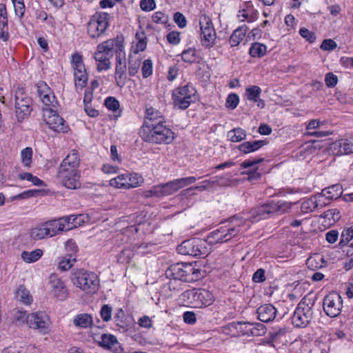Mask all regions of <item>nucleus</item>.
I'll list each match as a JSON object with an SVG mask.
<instances>
[{
	"label": "nucleus",
	"instance_id": "obj_34",
	"mask_svg": "<svg viewBox=\"0 0 353 353\" xmlns=\"http://www.w3.org/2000/svg\"><path fill=\"white\" fill-rule=\"evenodd\" d=\"M43 252L41 249H36L31 252L23 251L21 256L23 261L28 263L37 261L43 255Z\"/></svg>",
	"mask_w": 353,
	"mask_h": 353
},
{
	"label": "nucleus",
	"instance_id": "obj_31",
	"mask_svg": "<svg viewBox=\"0 0 353 353\" xmlns=\"http://www.w3.org/2000/svg\"><path fill=\"white\" fill-rule=\"evenodd\" d=\"M247 31L248 27L246 26H243L236 28L232 34L229 39L230 46L232 47L237 46L244 39Z\"/></svg>",
	"mask_w": 353,
	"mask_h": 353
},
{
	"label": "nucleus",
	"instance_id": "obj_64",
	"mask_svg": "<svg viewBox=\"0 0 353 353\" xmlns=\"http://www.w3.org/2000/svg\"><path fill=\"white\" fill-rule=\"evenodd\" d=\"M2 353H24V349L21 346L14 344L6 347Z\"/></svg>",
	"mask_w": 353,
	"mask_h": 353
},
{
	"label": "nucleus",
	"instance_id": "obj_61",
	"mask_svg": "<svg viewBox=\"0 0 353 353\" xmlns=\"http://www.w3.org/2000/svg\"><path fill=\"white\" fill-rule=\"evenodd\" d=\"M29 314H27L25 311L18 310L14 314V321L17 324H22L26 323L28 324V317Z\"/></svg>",
	"mask_w": 353,
	"mask_h": 353
},
{
	"label": "nucleus",
	"instance_id": "obj_57",
	"mask_svg": "<svg viewBox=\"0 0 353 353\" xmlns=\"http://www.w3.org/2000/svg\"><path fill=\"white\" fill-rule=\"evenodd\" d=\"M141 9L145 12H150L155 9L156 3L154 0H141Z\"/></svg>",
	"mask_w": 353,
	"mask_h": 353
},
{
	"label": "nucleus",
	"instance_id": "obj_17",
	"mask_svg": "<svg viewBox=\"0 0 353 353\" xmlns=\"http://www.w3.org/2000/svg\"><path fill=\"white\" fill-rule=\"evenodd\" d=\"M187 296L195 307H207L213 302V295L204 289H193L186 292Z\"/></svg>",
	"mask_w": 353,
	"mask_h": 353
},
{
	"label": "nucleus",
	"instance_id": "obj_32",
	"mask_svg": "<svg viewBox=\"0 0 353 353\" xmlns=\"http://www.w3.org/2000/svg\"><path fill=\"white\" fill-rule=\"evenodd\" d=\"M48 230L50 237L54 236L59 232L65 230L63 224L61 223L60 218L58 219H52L45 223Z\"/></svg>",
	"mask_w": 353,
	"mask_h": 353
},
{
	"label": "nucleus",
	"instance_id": "obj_2",
	"mask_svg": "<svg viewBox=\"0 0 353 353\" xmlns=\"http://www.w3.org/2000/svg\"><path fill=\"white\" fill-rule=\"evenodd\" d=\"M141 139L152 144H170L174 139V132L165 125V123H158L150 125L147 128H141L139 132Z\"/></svg>",
	"mask_w": 353,
	"mask_h": 353
},
{
	"label": "nucleus",
	"instance_id": "obj_36",
	"mask_svg": "<svg viewBox=\"0 0 353 353\" xmlns=\"http://www.w3.org/2000/svg\"><path fill=\"white\" fill-rule=\"evenodd\" d=\"M15 296L18 301L26 305H30L32 301V296L23 285L19 287L16 292Z\"/></svg>",
	"mask_w": 353,
	"mask_h": 353
},
{
	"label": "nucleus",
	"instance_id": "obj_14",
	"mask_svg": "<svg viewBox=\"0 0 353 353\" xmlns=\"http://www.w3.org/2000/svg\"><path fill=\"white\" fill-rule=\"evenodd\" d=\"M71 63L74 70L75 87L82 90L86 86L88 80L82 55L79 53L72 54Z\"/></svg>",
	"mask_w": 353,
	"mask_h": 353
},
{
	"label": "nucleus",
	"instance_id": "obj_18",
	"mask_svg": "<svg viewBox=\"0 0 353 353\" xmlns=\"http://www.w3.org/2000/svg\"><path fill=\"white\" fill-rule=\"evenodd\" d=\"M238 337L242 336H259L266 332L265 326L261 323L237 321Z\"/></svg>",
	"mask_w": 353,
	"mask_h": 353
},
{
	"label": "nucleus",
	"instance_id": "obj_44",
	"mask_svg": "<svg viewBox=\"0 0 353 353\" xmlns=\"http://www.w3.org/2000/svg\"><path fill=\"white\" fill-rule=\"evenodd\" d=\"M80 219V216H66L61 217V221L63 224V228L65 230H70L72 228H75L77 224H79L78 220Z\"/></svg>",
	"mask_w": 353,
	"mask_h": 353
},
{
	"label": "nucleus",
	"instance_id": "obj_35",
	"mask_svg": "<svg viewBox=\"0 0 353 353\" xmlns=\"http://www.w3.org/2000/svg\"><path fill=\"white\" fill-rule=\"evenodd\" d=\"M128 175L126 173L118 175L117 177L112 179L109 181L111 187L119 189L129 190L127 182Z\"/></svg>",
	"mask_w": 353,
	"mask_h": 353
},
{
	"label": "nucleus",
	"instance_id": "obj_63",
	"mask_svg": "<svg viewBox=\"0 0 353 353\" xmlns=\"http://www.w3.org/2000/svg\"><path fill=\"white\" fill-rule=\"evenodd\" d=\"M336 47V43L332 39H324L321 45V48L325 51H332Z\"/></svg>",
	"mask_w": 353,
	"mask_h": 353
},
{
	"label": "nucleus",
	"instance_id": "obj_28",
	"mask_svg": "<svg viewBox=\"0 0 353 353\" xmlns=\"http://www.w3.org/2000/svg\"><path fill=\"white\" fill-rule=\"evenodd\" d=\"M80 163L78 152L75 150H72L67 157L63 160L59 168L75 169L78 170Z\"/></svg>",
	"mask_w": 353,
	"mask_h": 353
},
{
	"label": "nucleus",
	"instance_id": "obj_39",
	"mask_svg": "<svg viewBox=\"0 0 353 353\" xmlns=\"http://www.w3.org/2000/svg\"><path fill=\"white\" fill-rule=\"evenodd\" d=\"M141 64V59L134 57L131 54L128 57V74L130 77L134 76L139 71Z\"/></svg>",
	"mask_w": 353,
	"mask_h": 353
},
{
	"label": "nucleus",
	"instance_id": "obj_4",
	"mask_svg": "<svg viewBox=\"0 0 353 353\" xmlns=\"http://www.w3.org/2000/svg\"><path fill=\"white\" fill-rule=\"evenodd\" d=\"M317 296L310 292L302 298L298 303L292 317V323L296 327H305L312 321L313 316V307Z\"/></svg>",
	"mask_w": 353,
	"mask_h": 353
},
{
	"label": "nucleus",
	"instance_id": "obj_53",
	"mask_svg": "<svg viewBox=\"0 0 353 353\" xmlns=\"http://www.w3.org/2000/svg\"><path fill=\"white\" fill-rule=\"evenodd\" d=\"M104 104L108 110L112 111H116L119 108V101L113 97L106 98Z\"/></svg>",
	"mask_w": 353,
	"mask_h": 353
},
{
	"label": "nucleus",
	"instance_id": "obj_15",
	"mask_svg": "<svg viewBox=\"0 0 353 353\" xmlns=\"http://www.w3.org/2000/svg\"><path fill=\"white\" fill-rule=\"evenodd\" d=\"M57 178L68 189L76 190L81 187L80 172L79 170L59 168Z\"/></svg>",
	"mask_w": 353,
	"mask_h": 353
},
{
	"label": "nucleus",
	"instance_id": "obj_19",
	"mask_svg": "<svg viewBox=\"0 0 353 353\" xmlns=\"http://www.w3.org/2000/svg\"><path fill=\"white\" fill-rule=\"evenodd\" d=\"M45 121L50 129L57 132H66L68 127L65 121L51 108L44 110Z\"/></svg>",
	"mask_w": 353,
	"mask_h": 353
},
{
	"label": "nucleus",
	"instance_id": "obj_13",
	"mask_svg": "<svg viewBox=\"0 0 353 353\" xmlns=\"http://www.w3.org/2000/svg\"><path fill=\"white\" fill-rule=\"evenodd\" d=\"M343 308V299L339 294L332 292L327 294L323 301V309L327 316L330 318L339 316Z\"/></svg>",
	"mask_w": 353,
	"mask_h": 353
},
{
	"label": "nucleus",
	"instance_id": "obj_43",
	"mask_svg": "<svg viewBox=\"0 0 353 353\" xmlns=\"http://www.w3.org/2000/svg\"><path fill=\"white\" fill-rule=\"evenodd\" d=\"M128 175L127 182L129 189L134 188L141 185L143 183V177L137 173H126Z\"/></svg>",
	"mask_w": 353,
	"mask_h": 353
},
{
	"label": "nucleus",
	"instance_id": "obj_7",
	"mask_svg": "<svg viewBox=\"0 0 353 353\" xmlns=\"http://www.w3.org/2000/svg\"><path fill=\"white\" fill-rule=\"evenodd\" d=\"M240 232L241 228L239 225H235L232 222H229L210 232L205 241L209 245L227 243L236 237Z\"/></svg>",
	"mask_w": 353,
	"mask_h": 353
},
{
	"label": "nucleus",
	"instance_id": "obj_49",
	"mask_svg": "<svg viewBox=\"0 0 353 353\" xmlns=\"http://www.w3.org/2000/svg\"><path fill=\"white\" fill-rule=\"evenodd\" d=\"M153 62L150 59L144 60L141 67V73L143 78H148L152 74Z\"/></svg>",
	"mask_w": 353,
	"mask_h": 353
},
{
	"label": "nucleus",
	"instance_id": "obj_37",
	"mask_svg": "<svg viewBox=\"0 0 353 353\" xmlns=\"http://www.w3.org/2000/svg\"><path fill=\"white\" fill-rule=\"evenodd\" d=\"M30 236L34 240H41L45 237L49 236L48 230L46 226V223H43L32 229Z\"/></svg>",
	"mask_w": 353,
	"mask_h": 353
},
{
	"label": "nucleus",
	"instance_id": "obj_41",
	"mask_svg": "<svg viewBox=\"0 0 353 353\" xmlns=\"http://www.w3.org/2000/svg\"><path fill=\"white\" fill-rule=\"evenodd\" d=\"M181 56L184 62L189 63H196L199 58L196 54V50L194 48H189L187 50H184L181 52Z\"/></svg>",
	"mask_w": 353,
	"mask_h": 353
},
{
	"label": "nucleus",
	"instance_id": "obj_46",
	"mask_svg": "<svg viewBox=\"0 0 353 353\" xmlns=\"http://www.w3.org/2000/svg\"><path fill=\"white\" fill-rule=\"evenodd\" d=\"M144 36V33L141 34L137 32L136 34V39L137 40L135 48H134V53L137 54L139 52H142L146 49L147 47V39Z\"/></svg>",
	"mask_w": 353,
	"mask_h": 353
},
{
	"label": "nucleus",
	"instance_id": "obj_29",
	"mask_svg": "<svg viewBox=\"0 0 353 353\" xmlns=\"http://www.w3.org/2000/svg\"><path fill=\"white\" fill-rule=\"evenodd\" d=\"M343 194L342 185L336 183L330 185L326 188L322 190L320 195L323 196V199L325 197L328 200L336 199L339 198Z\"/></svg>",
	"mask_w": 353,
	"mask_h": 353
},
{
	"label": "nucleus",
	"instance_id": "obj_62",
	"mask_svg": "<svg viewBox=\"0 0 353 353\" xmlns=\"http://www.w3.org/2000/svg\"><path fill=\"white\" fill-rule=\"evenodd\" d=\"M167 41L172 45H177L180 43V33L176 31L169 32L166 36Z\"/></svg>",
	"mask_w": 353,
	"mask_h": 353
},
{
	"label": "nucleus",
	"instance_id": "obj_55",
	"mask_svg": "<svg viewBox=\"0 0 353 353\" xmlns=\"http://www.w3.org/2000/svg\"><path fill=\"white\" fill-rule=\"evenodd\" d=\"M299 34L302 37L305 39V40L310 43H313L316 40L315 34L310 31L306 28H301L299 30Z\"/></svg>",
	"mask_w": 353,
	"mask_h": 353
},
{
	"label": "nucleus",
	"instance_id": "obj_30",
	"mask_svg": "<svg viewBox=\"0 0 353 353\" xmlns=\"http://www.w3.org/2000/svg\"><path fill=\"white\" fill-rule=\"evenodd\" d=\"M321 218L323 219V223L325 225L330 226L341 219V213L338 209L332 208L325 211L321 215Z\"/></svg>",
	"mask_w": 353,
	"mask_h": 353
},
{
	"label": "nucleus",
	"instance_id": "obj_5",
	"mask_svg": "<svg viewBox=\"0 0 353 353\" xmlns=\"http://www.w3.org/2000/svg\"><path fill=\"white\" fill-rule=\"evenodd\" d=\"M71 281L74 285L86 294H94L100 285L99 276L94 272L84 269L74 271L71 275Z\"/></svg>",
	"mask_w": 353,
	"mask_h": 353
},
{
	"label": "nucleus",
	"instance_id": "obj_47",
	"mask_svg": "<svg viewBox=\"0 0 353 353\" xmlns=\"http://www.w3.org/2000/svg\"><path fill=\"white\" fill-rule=\"evenodd\" d=\"M21 162L26 167H30L32 161V149L27 147L21 152Z\"/></svg>",
	"mask_w": 353,
	"mask_h": 353
},
{
	"label": "nucleus",
	"instance_id": "obj_56",
	"mask_svg": "<svg viewBox=\"0 0 353 353\" xmlns=\"http://www.w3.org/2000/svg\"><path fill=\"white\" fill-rule=\"evenodd\" d=\"M325 85L328 88H334L338 83V77L332 72H328L325 77Z\"/></svg>",
	"mask_w": 353,
	"mask_h": 353
},
{
	"label": "nucleus",
	"instance_id": "obj_16",
	"mask_svg": "<svg viewBox=\"0 0 353 353\" xmlns=\"http://www.w3.org/2000/svg\"><path fill=\"white\" fill-rule=\"evenodd\" d=\"M48 285L50 294L60 301H64L69 295L68 290L64 281L55 273L48 277Z\"/></svg>",
	"mask_w": 353,
	"mask_h": 353
},
{
	"label": "nucleus",
	"instance_id": "obj_50",
	"mask_svg": "<svg viewBox=\"0 0 353 353\" xmlns=\"http://www.w3.org/2000/svg\"><path fill=\"white\" fill-rule=\"evenodd\" d=\"M174 181L176 185L177 190H179L184 187L194 183L196 181V179L194 176H187L174 179Z\"/></svg>",
	"mask_w": 353,
	"mask_h": 353
},
{
	"label": "nucleus",
	"instance_id": "obj_20",
	"mask_svg": "<svg viewBox=\"0 0 353 353\" xmlns=\"http://www.w3.org/2000/svg\"><path fill=\"white\" fill-rule=\"evenodd\" d=\"M27 325L30 328L38 330L42 334H46L50 330V319L43 312L29 314Z\"/></svg>",
	"mask_w": 353,
	"mask_h": 353
},
{
	"label": "nucleus",
	"instance_id": "obj_27",
	"mask_svg": "<svg viewBox=\"0 0 353 353\" xmlns=\"http://www.w3.org/2000/svg\"><path fill=\"white\" fill-rule=\"evenodd\" d=\"M324 204L325 202L323 201V196L318 194L307 199L303 203H302L301 210L304 213H308L313 212L319 206L322 207Z\"/></svg>",
	"mask_w": 353,
	"mask_h": 353
},
{
	"label": "nucleus",
	"instance_id": "obj_51",
	"mask_svg": "<svg viewBox=\"0 0 353 353\" xmlns=\"http://www.w3.org/2000/svg\"><path fill=\"white\" fill-rule=\"evenodd\" d=\"M163 192L165 196L171 195L177 192V188L174 180L168 181L165 183H162Z\"/></svg>",
	"mask_w": 353,
	"mask_h": 353
},
{
	"label": "nucleus",
	"instance_id": "obj_38",
	"mask_svg": "<svg viewBox=\"0 0 353 353\" xmlns=\"http://www.w3.org/2000/svg\"><path fill=\"white\" fill-rule=\"evenodd\" d=\"M266 51L265 45L256 42L252 44L249 53L252 57H262L265 54Z\"/></svg>",
	"mask_w": 353,
	"mask_h": 353
},
{
	"label": "nucleus",
	"instance_id": "obj_42",
	"mask_svg": "<svg viewBox=\"0 0 353 353\" xmlns=\"http://www.w3.org/2000/svg\"><path fill=\"white\" fill-rule=\"evenodd\" d=\"M261 94V89L257 85H252L245 89V95L248 101H256Z\"/></svg>",
	"mask_w": 353,
	"mask_h": 353
},
{
	"label": "nucleus",
	"instance_id": "obj_1",
	"mask_svg": "<svg viewBox=\"0 0 353 353\" xmlns=\"http://www.w3.org/2000/svg\"><path fill=\"white\" fill-rule=\"evenodd\" d=\"M123 39L117 36L115 38L110 39L99 43L94 54V58L97 62V70H108L110 68V58L112 57L114 52L116 55L119 52H124Z\"/></svg>",
	"mask_w": 353,
	"mask_h": 353
},
{
	"label": "nucleus",
	"instance_id": "obj_3",
	"mask_svg": "<svg viewBox=\"0 0 353 353\" xmlns=\"http://www.w3.org/2000/svg\"><path fill=\"white\" fill-rule=\"evenodd\" d=\"M166 276L172 279L174 281H170L168 287L171 290H176L174 283L176 280L184 282H194L201 278V271L192 263H178L173 264L165 272Z\"/></svg>",
	"mask_w": 353,
	"mask_h": 353
},
{
	"label": "nucleus",
	"instance_id": "obj_22",
	"mask_svg": "<svg viewBox=\"0 0 353 353\" xmlns=\"http://www.w3.org/2000/svg\"><path fill=\"white\" fill-rule=\"evenodd\" d=\"M165 123L163 114L152 107H150L145 110V116L143 124L141 128H147L150 125H154L158 123Z\"/></svg>",
	"mask_w": 353,
	"mask_h": 353
},
{
	"label": "nucleus",
	"instance_id": "obj_6",
	"mask_svg": "<svg viewBox=\"0 0 353 353\" xmlns=\"http://www.w3.org/2000/svg\"><path fill=\"white\" fill-rule=\"evenodd\" d=\"M291 207L292 203L290 202L271 201L252 208L250 212V218L253 219V221H258L261 219H267L274 214H283Z\"/></svg>",
	"mask_w": 353,
	"mask_h": 353
},
{
	"label": "nucleus",
	"instance_id": "obj_45",
	"mask_svg": "<svg viewBox=\"0 0 353 353\" xmlns=\"http://www.w3.org/2000/svg\"><path fill=\"white\" fill-rule=\"evenodd\" d=\"M75 261V257H72V254H67L59 261L58 268L61 271L68 270L72 267Z\"/></svg>",
	"mask_w": 353,
	"mask_h": 353
},
{
	"label": "nucleus",
	"instance_id": "obj_33",
	"mask_svg": "<svg viewBox=\"0 0 353 353\" xmlns=\"http://www.w3.org/2000/svg\"><path fill=\"white\" fill-rule=\"evenodd\" d=\"M74 324L81 328L90 327L93 324L92 317L86 313L77 314L74 319Z\"/></svg>",
	"mask_w": 353,
	"mask_h": 353
},
{
	"label": "nucleus",
	"instance_id": "obj_60",
	"mask_svg": "<svg viewBox=\"0 0 353 353\" xmlns=\"http://www.w3.org/2000/svg\"><path fill=\"white\" fill-rule=\"evenodd\" d=\"M152 21L156 23H165L168 20V17L162 12H156L152 15Z\"/></svg>",
	"mask_w": 353,
	"mask_h": 353
},
{
	"label": "nucleus",
	"instance_id": "obj_25",
	"mask_svg": "<svg viewBox=\"0 0 353 353\" xmlns=\"http://www.w3.org/2000/svg\"><path fill=\"white\" fill-rule=\"evenodd\" d=\"M101 340L99 342L100 346L115 353H118L121 350V347L115 336L110 334H103L101 335Z\"/></svg>",
	"mask_w": 353,
	"mask_h": 353
},
{
	"label": "nucleus",
	"instance_id": "obj_48",
	"mask_svg": "<svg viewBox=\"0 0 353 353\" xmlns=\"http://www.w3.org/2000/svg\"><path fill=\"white\" fill-rule=\"evenodd\" d=\"M223 334L232 337H238L237 321H233L222 327Z\"/></svg>",
	"mask_w": 353,
	"mask_h": 353
},
{
	"label": "nucleus",
	"instance_id": "obj_9",
	"mask_svg": "<svg viewBox=\"0 0 353 353\" xmlns=\"http://www.w3.org/2000/svg\"><path fill=\"white\" fill-rule=\"evenodd\" d=\"M110 14L96 12L90 19L87 26L88 34L92 39H99L109 26Z\"/></svg>",
	"mask_w": 353,
	"mask_h": 353
},
{
	"label": "nucleus",
	"instance_id": "obj_8",
	"mask_svg": "<svg viewBox=\"0 0 353 353\" xmlns=\"http://www.w3.org/2000/svg\"><path fill=\"white\" fill-rule=\"evenodd\" d=\"M196 90L191 84H186L175 88L172 92V99L174 108L179 110L187 109L192 103L195 101Z\"/></svg>",
	"mask_w": 353,
	"mask_h": 353
},
{
	"label": "nucleus",
	"instance_id": "obj_12",
	"mask_svg": "<svg viewBox=\"0 0 353 353\" xmlns=\"http://www.w3.org/2000/svg\"><path fill=\"white\" fill-rule=\"evenodd\" d=\"M177 251L183 255L201 257L207 255L205 241L199 238H193L183 241L177 246Z\"/></svg>",
	"mask_w": 353,
	"mask_h": 353
},
{
	"label": "nucleus",
	"instance_id": "obj_11",
	"mask_svg": "<svg viewBox=\"0 0 353 353\" xmlns=\"http://www.w3.org/2000/svg\"><path fill=\"white\" fill-rule=\"evenodd\" d=\"M200 37L202 46L205 48H211L215 45L216 33L212 19L206 14L199 17Z\"/></svg>",
	"mask_w": 353,
	"mask_h": 353
},
{
	"label": "nucleus",
	"instance_id": "obj_26",
	"mask_svg": "<svg viewBox=\"0 0 353 353\" xmlns=\"http://www.w3.org/2000/svg\"><path fill=\"white\" fill-rule=\"evenodd\" d=\"M334 150L338 148L337 155H347L353 154V136L342 139L334 143Z\"/></svg>",
	"mask_w": 353,
	"mask_h": 353
},
{
	"label": "nucleus",
	"instance_id": "obj_59",
	"mask_svg": "<svg viewBox=\"0 0 353 353\" xmlns=\"http://www.w3.org/2000/svg\"><path fill=\"white\" fill-rule=\"evenodd\" d=\"M174 22L180 28H183L187 25V20L185 17L181 12H176L173 17Z\"/></svg>",
	"mask_w": 353,
	"mask_h": 353
},
{
	"label": "nucleus",
	"instance_id": "obj_52",
	"mask_svg": "<svg viewBox=\"0 0 353 353\" xmlns=\"http://www.w3.org/2000/svg\"><path fill=\"white\" fill-rule=\"evenodd\" d=\"M112 309L111 306L108 304L103 305L100 311L101 319L105 322L109 321L112 317Z\"/></svg>",
	"mask_w": 353,
	"mask_h": 353
},
{
	"label": "nucleus",
	"instance_id": "obj_40",
	"mask_svg": "<svg viewBox=\"0 0 353 353\" xmlns=\"http://www.w3.org/2000/svg\"><path fill=\"white\" fill-rule=\"evenodd\" d=\"M228 137L232 142H239L245 139L246 132L241 128H234L228 132Z\"/></svg>",
	"mask_w": 353,
	"mask_h": 353
},
{
	"label": "nucleus",
	"instance_id": "obj_24",
	"mask_svg": "<svg viewBox=\"0 0 353 353\" xmlns=\"http://www.w3.org/2000/svg\"><path fill=\"white\" fill-rule=\"evenodd\" d=\"M38 93L43 105L52 109L56 108L57 104L56 97L46 84L38 87Z\"/></svg>",
	"mask_w": 353,
	"mask_h": 353
},
{
	"label": "nucleus",
	"instance_id": "obj_58",
	"mask_svg": "<svg viewBox=\"0 0 353 353\" xmlns=\"http://www.w3.org/2000/svg\"><path fill=\"white\" fill-rule=\"evenodd\" d=\"M65 250L70 252L68 254H72V257H74V254L78 251V246L76 242L73 239H70L65 242Z\"/></svg>",
	"mask_w": 353,
	"mask_h": 353
},
{
	"label": "nucleus",
	"instance_id": "obj_23",
	"mask_svg": "<svg viewBox=\"0 0 353 353\" xmlns=\"http://www.w3.org/2000/svg\"><path fill=\"white\" fill-rule=\"evenodd\" d=\"M256 313L259 321L269 323L276 316L277 310L272 304H263L257 308Z\"/></svg>",
	"mask_w": 353,
	"mask_h": 353
},
{
	"label": "nucleus",
	"instance_id": "obj_10",
	"mask_svg": "<svg viewBox=\"0 0 353 353\" xmlns=\"http://www.w3.org/2000/svg\"><path fill=\"white\" fill-rule=\"evenodd\" d=\"M32 100L24 92L23 89L18 88L14 95L15 115L19 122L28 118L32 110Z\"/></svg>",
	"mask_w": 353,
	"mask_h": 353
},
{
	"label": "nucleus",
	"instance_id": "obj_54",
	"mask_svg": "<svg viewBox=\"0 0 353 353\" xmlns=\"http://www.w3.org/2000/svg\"><path fill=\"white\" fill-rule=\"evenodd\" d=\"M239 102V96L235 93L230 94L226 99V106L232 110L236 108Z\"/></svg>",
	"mask_w": 353,
	"mask_h": 353
},
{
	"label": "nucleus",
	"instance_id": "obj_21",
	"mask_svg": "<svg viewBox=\"0 0 353 353\" xmlns=\"http://www.w3.org/2000/svg\"><path fill=\"white\" fill-rule=\"evenodd\" d=\"M127 65L125 52H119L116 55V65L114 79L116 84L119 88H123L127 79Z\"/></svg>",
	"mask_w": 353,
	"mask_h": 353
}]
</instances>
